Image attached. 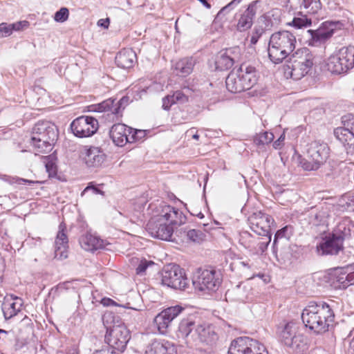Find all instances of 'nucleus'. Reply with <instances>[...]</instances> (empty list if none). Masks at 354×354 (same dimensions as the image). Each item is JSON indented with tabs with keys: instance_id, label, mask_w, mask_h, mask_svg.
Returning <instances> with one entry per match:
<instances>
[{
	"instance_id": "nucleus-58",
	"label": "nucleus",
	"mask_w": 354,
	"mask_h": 354,
	"mask_svg": "<svg viewBox=\"0 0 354 354\" xmlns=\"http://www.w3.org/2000/svg\"><path fill=\"white\" fill-rule=\"evenodd\" d=\"M345 204L346 208L349 211H354V195L347 196L345 199Z\"/></svg>"
},
{
	"instance_id": "nucleus-11",
	"label": "nucleus",
	"mask_w": 354,
	"mask_h": 354,
	"mask_svg": "<svg viewBox=\"0 0 354 354\" xmlns=\"http://www.w3.org/2000/svg\"><path fill=\"white\" fill-rule=\"evenodd\" d=\"M164 219L158 215L153 218L147 223V230L152 237L169 241L174 232V227L170 226Z\"/></svg>"
},
{
	"instance_id": "nucleus-40",
	"label": "nucleus",
	"mask_w": 354,
	"mask_h": 354,
	"mask_svg": "<svg viewBox=\"0 0 354 354\" xmlns=\"http://www.w3.org/2000/svg\"><path fill=\"white\" fill-rule=\"evenodd\" d=\"M274 139V135L271 132L265 131L257 133L253 138L254 145L259 149H263L268 145Z\"/></svg>"
},
{
	"instance_id": "nucleus-37",
	"label": "nucleus",
	"mask_w": 354,
	"mask_h": 354,
	"mask_svg": "<svg viewBox=\"0 0 354 354\" xmlns=\"http://www.w3.org/2000/svg\"><path fill=\"white\" fill-rule=\"evenodd\" d=\"M28 22L26 21H19L15 24H8L7 23L0 24V37L10 36L13 30H19L24 26H27Z\"/></svg>"
},
{
	"instance_id": "nucleus-38",
	"label": "nucleus",
	"mask_w": 354,
	"mask_h": 354,
	"mask_svg": "<svg viewBox=\"0 0 354 354\" xmlns=\"http://www.w3.org/2000/svg\"><path fill=\"white\" fill-rule=\"evenodd\" d=\"M196 328L195 322L189 318L183 319L180 321L178 330L177 331V336L180 338H186Z\"/></svg>"
},
{
	"instance_id": "nucleus-39",
	"label": "nucleus",
	"mask_w": 354,
	"mask_h": 354,
	"mask_svg": "<svg viewBox=\"0 0 354 354\" xmlns=\"http://www.w3.org/2000/svg\"><path fill=\"white\" fill-rule=\"evenodd\" d=\"M236 19L237 21L236 29L239 32L248 30L253 25L254 19L245 11L236 15Z\"/></svg>"
},
{
	"instance_id": "nucleus-54",
	"label": "nucleus",
	"mask_w": 354,
	"mask_h": 354,
	"mask_svg": "<svg viewBox=\"0 0 354 354\" xmlns=\"http://www.w3.org/2000/svg\"><path fill=\"white\" fill-rule=\"evenodd\" d=\"M13 180L15 183L19 184V185L28 184V185L32 186L35 184H41V181L30 180H27L25 178H19V177L13 178Z\"/></svg>"
},
{
	"instance_id": "nucleus-9",
	"label": "nucleus",
	"mask_w": 354,
	"mask_h": 354,
	"mask_svg": "<svg viewBox=\"0 0 354 354\" xmlns=\"http://www.w3.org/2000/svg\"><path fill=\"white\" fill-rule=\"evenodd\" d=\"M98 121L91 116H80L71 124L73 133L78 138H86L93 136L98 129Z\"/></svg>"
},
{
	"instance_id": "nucleus-51",
	"label": "nucleus",
	"mask_w": 354,
	"mask_h": 354,
	"mask_svg": "<svg viewBox=\"0 0 354 354\" xmlns=\"http://www.w3.org/2000/svg\"><path fill=\"white\" fill-rule=\"evenodd\" d=\"M153 264V262L151 261H147L146 259L140 261L139 265L136 268V273L140 275L143 274L145 272L148 266Z\"/></svg>"
},
{
	"instance_id": "nucleus-50",
	"label": "nucleus",
	"mask_w": 354,
	"mask_h": 354,
	"mask_svg": "<svg viewBox=\"0 0 354 354\" xmlns=\"http://www.w3.org/2000/svg\"><path fill=\"white\" fill-rule=\"evenodd\" d=\"M243 0H232L227 5L224 6L218 13V16L224 15L236 7Z\"/></svg>"
},
{
	"instance_id": "nucleus-3",
	"label": "nucleus",
	"mask_w": 354,
	"mask_h": 354,
	"mask_svg": "<svg viewBox=\"0 0 354 354\" xmlns=\"http://www.w3.org/2000/svg\"><path fill=\"white\" fill-rule=\"evenodd\" d=\"M314 56L307 48H301L292 53L284 66V75L288 78L299 80L306 75L313 65Z\"/></svg>"
},
{
	"instance_id": "nucleus-35",
	"label": "nucleus",
	"mask_w": 354,
	"mask_h": 354,
	"mask_svg": "<svg viewBox=\"0 0 354 354\" xmlns=\"http://www.w3.org/2000/svg\"><path fill=\"white\" fill-rule=\"evenodd\" d=\"M287 347L294 354H304L308 350V339L303 334H298Z\"/></svg>"
},
{
	"instance_id": "nucleus-61",
	"label": "nucleus",
	"mask_w": 354,
	"mask_h": 354,
	"mask_svg": "<svg viewBox=\"0 0 354 354\" xmlns=\"http://www.w3.org/2000/svg\"><path fill=\"white\" fill-rule=\"evenodd\" d=\"M347 340L349 342V349L352 350L354 353V328L348 335Z\"/></svg>"
},
{
	"instance_id": "nucleus-30",
	"label": "nucleus",
	"mask_w": 354,
	"mask_h": 354,
	"mask_svg": "<svg viewBox=\"0 0 354 354\" xmlns=\"http://www.w3.org/2000/svg\"><path fill=\"white\" fill-rule=\"evenodd\" d=\"M250 290V288L248 287L239 284L226 292V300L230 301L245 302L248 299Z\"/></svg>"
},
{
	"instance_id": "nucleus-14",
	"label": "nucleus",
	"mask_w": 354,
	"mask_h": 354,
	"mask_svg": "<svg viewBox=\"0 0 354 354\" xmlns=\"http://www.w3.org/2000/svg\"><path fill=\"white\" fill-rule=\"evenodd\" d=\"M184 310L185 308L183 306L176 305L167 308L158 313L154 318V323L158 331L162 334H165L171 322L182 313Z\"/></svg>"
},
{
	"instance_id": "nucleus-64",
	"label": "nucleus",
	"mask_w": 354,
	"mask_h": 354,
	"mask_svg": "<svg viewBox=\"0 0 354 354\" xmlns=\"http://www.w3.org/2000/svg\"><path fill=\"white\" fill-rule=\"evenodd\" d=\"M101 303L104 306H116V303L110 298H103L101 301Z\"/></svg>"
},
{
	"instance_id": "nucleus-5",
	"label": "nucleus",
	"mask_w": 354,
	"mask_h": 354,
	"mask_svg": "<svg viewBox=\"0 0 354 354\" xmlns=\"http://www.w3.org/2000/svg\"><path fill=\"white\" fill-rule=\"evenodd\" d=\"M342 24L339 21H326L323 22L317 29L308 30L307 32L310 35L308 44L311 46H321L325 44L333 35L335 32L340 30Z\"/></svg>"
},
{
	"instance_id": "nucleus-13",
	"label": "nucleus",
	"mask_w": 354,
	"mask_h": 354,
	"mask_svg": "<svg viewBox=\"0 0 354 354\" xmlns=\"http://www.w3.org/2000/svg\"><path fill=\"white\" fill-rule=\"evenodd\" d=\"M219 274L214 269L201 270L194 285L201 291H215L220 285Z\"/></svg>"
},
{
	"instance_id": "nucleus-8",
	"label": "nucleus",
	"mask_w": 354,
	"mask_h": 354,
	"mask_svg": "<svg viewBox=\"0 0 354 354\" xmlns=\"http://www.w3.org/2000/svg\"><path fill=\"white\" fill-rule=\"evenodd\" d=\"M229 354H268L265 346L248 337H241L232 342Z\"/></svg>"
},
{
	"instance_id": "nucleus-6",
	"label": "nucleus",
	"mask_w": 354,
	"mask_h": 354,
	"mask_svg": "<svg viewBox=\"0 0 354 354\" xmlns=\"http://www.w3.org/2000/svg\"><path fill=\"white\" fill-rule=\"evenodd\" d=\"M130 338L129 330L122 322L114 324L113 326L107 329L105 335V340L109 346V348H113L120 353L124 351Z\"/></svg>"
},
{
	"instance_id": "nucleus-26",
	"label": "nucleus",
	"mask_w": 354,
	"mask_h": 354,
	"mask_svg": "<svg viewBox=\"0 0 354 354\" xmlns=\"http://www.w3.org/2000/svg\"><path fill=\"white\" fill-rule=\"evenodd\" d=\"M197 336L198 340L206 344H212L218 339V335L212 326L208 324H198L195 328L192 337Z\"/></svg>"
},
{
	"instance_id": "nucleus-4",
	"label": "nucleus",
	"mask_w": 354,
	"mask_h": 354,
	"mask_svg": "<svg viewBox=\"0 0 354 354\" xmlns=\"http://www.w3.org/2000/svg\"><path fill=\"white\" fill-rule=\"evenodd\" d=\"M326 67L331 73L342 74L354 67V46L343 47L330 55L326 60Z\"/></svg>"
},
{
	"instance_id": "nucleus-45",
	"label": "nucleus",
	"mask_w": 354,
	"mask_h": 354,
	"mask_svg": "<svg viewBox=\"0 0 354 354\" xmlns=\"http://www.w3.org/2000/svg\"><path fill=\"white\" fill-rule=\"evenodd\" d=\"M244 11L254 19L257 14L263 12V1L261 0L252 1Z\"/></svg>"
},
{
	"instance_id": "nucleus-42",
	"label": "nucleus",
	"mask_w": 354,
	"mask_h": 354,
	"mask_svg": "<svg viewBox=\"0 0 354 354\" xmlns=\"http://www.w3.org/2000/svg\"><path fill=\"white\" fill-rule=\"evenodd\" d=\"M311 24V19H308L306 15H302L301 11H299L298 16L295 17L292 21L288 24L295 27V28L300 29L308 27Z\"/></svg>"
},
{
	"instance_id": "nucleus-43",
	"label": "nucleus",
	"mask_w": 354,
	"mask_h": 354,
	"mask_svg": "<svg viewBox=\"0 0 354 354\" xmlns=\"http://www.w3.org/2000/svg\"><path fill=\"white\" fill-rule=\"evenodd\" d=\"M145 354H168L165 344L160 341H153L145 351Z\"/></svg>"
},
{
	"instance_id": "nucleus-48",
	"label": "nucleus",
	"mask_w": 354,
	"mask_h": 354,
	"mask_svg": "<svg viewBox=\"0 0 354 354\" xmlns=\"http://www.w3.org/2000/svg\"><path fill=\"white\" fill-rule=\"evenodd\" d=\"M301 163L304 169L306 171L317 170L321 166L319 164L317 163V162L310 160L309 158L308 160H303Z\"/></svg>"
},
{
	"instance_id": "nucleus-34",
	"label": "nucleus",
	"mask_w": 354,
	"mask_h": 354,
	"mask_svg": "<svg viewBox=\"0 0 354 354\" xmlns=\"http://www.w3.org/2000/svg\"><path fill=\"white\" fill-rule=\"evenodd\" d=\"M232 50L220 52L216 57L215 67L218 71H225L230 68L234 64L235 57L231 55Z\"/></svg>"
},
{
	"instance_id": "nucleus-28",
	"label": "nucleus",
	"mask_w": 354,
	"mask_h": 354,
	"mask_svg": "<svg viewBox=\"0 0 354 354\" xmlns=\"http://www.w3.org/2000/svg\"><path fill=\"white\" fill-rule=\"evenodd\" d=\"M128 98L126 97H122L119 101L115 102V100L108 99L103 101L97 105V111L99 112H109L110 111L113 115L118 117L121 113L122 106L127 104Z\"/></svg>"
},
{
	"instance_id": "nucleus-27",
	"label": "nucleus",
	"mask_w": 354,
	"mask_h": 354,
	"mask_svg": "<svg viewBox=\"0 0 354 354\" xmlns=\"http://www.w3.org/2000/svg\"><path fill=\"white\" fill-rule=\"evenodd\" d=\"M136 61V54L131 48H124L115 57L117 66L124 69L133 67Z\"/></svg>"
},
{
	"instance_id": "nucleus-33",
	"label": "nucleus",
	"mask_w": 354,
	"mask_h": 354,
	"mask_svg": "<svg viewBox=\"0 0 354 354\" xmlns=\"http://www.w3.org/2000/svg\"><path fill=\"white\" fill-rule=\"evenodd\" d=\"M195 64L196 61L193 57H184L175 64L174 72L178 76L187 77L191 74Z\"/></svg>"
},
{
	"instance_id": "nucleus-15",
	"label": "nucleus",
	"mask_w": 354,
	"mask_h": 354,
	"mask_svg": "<svg viewBox=\"0 0 354 354\" xmlns=\"http://www.w3.org/2000/svg\"><path fill=\"white\" fill-rule=\"evenodd\" d=\"M32 137L55 142L58 137V131L54 124L48 121H40L34 126Z\"/></svg>"
},
{
	"instance_id": "nucleus-59",
	"label": "nucleus",
	"mask_w": 354,
	"mask_h": 354,
	"mask_svg": "<svg viewBox=\"0 0 354 354\" xmlns=\"http://www.w3.org/2000/svg\"><path fill=\"white\" fill-rule=\"evenodd\" d=\"M284 140H285V134L283 133L280 136V137L276 141L274 142L273 147L275 149H281L282 147V146L283 145Z\"/></svg>"
},
{
	"instance_id": "nucleus-29",
	"label": "nucleus",
	"mask_w": 354,
	"mask_h": 354,
	"mask_svg": "<svg viewBox=\"0 0 354 354\" xmlns=\"http://www.w3.org/2000/svg\"><path fill=\"white\" fill-rule=\"evenodd\" d=\"M80 244L84 250L93 252L104 247V240L90 233H86L80 239Z\"/></svg>"
},
{
	"instance_id": "nucleus-12",
	"label": "nucleus",
	"mask_w": 354,
	"mask_h": 354,
	"mask_svg": "<svg viewBox=\"0 0 354 354\" xmlns=\"http://www.w3.org/2000/svg\"><path fill=\"white\" fill-rule=\"evenodd\" d=\"M249 223L251 230L258 235H268L274 221L272 217L261 211L254 212L250 216Z\"/></svg>"
},
{
	"instance_id": "nucleus-44",
	"label": "nucleus",
	"mask_w": 354,
	"mask_h": 354,
	"mask_svg": "<svg viewBox=\"0 0 354 354\" xmlns=\"http://www.w3.org/2000/svg\"><path fill=\"white\" fill-rule=\"evenodd\" d=\"M261 237L256 238V250H250L251 251H254L257 253L261 252L263 253L266 250L268 244L271 241V234H268V235H261Z\"/></svg>"
},
{
	"instance_id": "nucleus-56",
	"label": "nucleus",
	"mask_w": 354,
	"mask_h": 354,
	"mask_svg": "<svg viewBox=\"0 0 354 354\" xmlns=\"http://www.w3.org/2000/svg\"><path fill=\"white\" fill-rule=\"evenodd\" d=\"M175 103V100L171 97V95H167L162 99V109L169 110L171 106Z\"/></svg>"
},
{
	"instance_id": "nucleus-53",
	"label": "nucleus",
	"mask_w": 354,
	"mask_h": 354,
	"mask_svg": "<svg viewBox=\"0 0 354 354\" xmlns=\"http://www.w3.org/2000/svg\"><path fill=\"white\" fill-rule=\"evenodd\" d=\"M171 97L175 100L176 102L183 103L188 100V97L182 91H177L172 95Z\"/></svg>"
},
{
	"instance_id": "nucleus-24",
	"label": "nucleus",
	"mask_w": 354,
	"mask_h": 354,
	"mask_svg": "<svg viewBox=\"0 0 354 354\" xmlns=\"http://www.w3.org/2000/svg\"><path fill=\"white\" fill-rule=\"evenodd\" d=\"M236 70L240 74V78L246 90L251 88L257 83V71L254 66L247 64H242Z\"/></svg>"
},
{
	"instance_id": "nucleus-57",
	"label": "nucleus",
	"mask_w": 354,
	"mask_h": 354,
	"mask_svg": "<svg viewBox=\"0 0 354 354\" xmlns=\"http://www.w3.org/2000/svg\"><path fill=\"white\" fill-rule=\"evenodd\" d=\"M286 231H287V227H283L282 229L278 230L276 232V234L274 235V241H273V245L274 246L276 245L277 242V241L279 239L286 237Z\"/></svg>"
},
{
	"instance_id": "nucleus-63",
	"label": "nucleus",
	"mask_w": 354,
	"mask_h": 354,
	"mask_svg": "<svg viewBox=\"0 0 354 354\" xmlns=\"http://www.w3.org/2000/svg\"><path fill=\"white\" fill-rule=\"evenodd\" d=\"M195 130H196L195 128H192V129H189L188 131H187L186 134L188 136H192V138L194 140H198L199 135L197 133V131Z\"/></svg>"
},
{
	"instance_id": "nucleus-41",
	"label": "nucleus",
	"mask_w": 354,
	"mask_h": 354,
	"mask_svg": "<svg viewBox=\"0 0 354 354\" xmlns=\"http://www.w3.org/2000/svg\"><path fill=\"white\" fill-rule=\"evenodd\" d=\"M256 238L247 231H243L239 234V241L245 248L256 250Z\"/></svg>"
},
{
	"instance_id": "nucleus-23",
	"label": "nucleus",
	"mask_w": 354,
	"mask_h": 354,
	"mask_svg": "<svg viewBox=\"0 0 354 354\" xmlns=\"http://www.w3.org/2000/svg\"><path fill=\"white\" fill-rule=\"evenodd\" d=\"M85 163L90 167H98L105 161L106 155L98 147H84Z\"/></svg>"
},
{
	"instance_id": "nucleus-1",
	"label": "nucleus",
	"mask_w": 354,
	"mask_h": 354,
	"mask_svg": "<svg viewBox=\"0 0 354 354\" xmlns=\"http://www.w3.org/2000/svg\"><path fill=\"white\" fill-rule=\"evenodd\" d=\"M334 317L333 310L326 302H310L301 313L305 326L317 334L328 331Z\"/></svg>"
},
{
	"instance_id": "nucleus-25",
	"label": "nucleus",
	"mask_w": 354,
	"mask_h": 354,
	"mask_svg": "<svg viewBox=\"0 0 354 354\" xmlns=\"http://www.w3.org/2000/svg\"><path fill=\"white\" fill-rule=\"evenodd\" d=\"M335 137L342 143L347 153H354V134L344 125L334 130Z\"/></svg>"
},
{
	"instance_id": "nucleus-7",
	"label": "nucleus",
	"mask_w": 354,
	"mask_h": 354,
	"mask_svg": "<svg viewBox=\"0 0 354 354\" xmlns=\"http://www.w3.org/2000/svg\"><path fill=\"white\" fill-rule=\"evenodd\" d=\"M162 283L174 289L185 290L189 281L183 270L176 265H167L164 267L162 273Z\"/></svg>"
},
{
	"instance_id": "nucleus-52",
	"label": "nucleus",
	"mask_w": 354,
	"mask_h": 354,
	"mask_svg": "<svg viewBox=\"0 0 354 354\" xmlns=\"http://www.w3.org/2000/svg\"><path fill=\"white\" fill-rule=\"evenodd\" d=\"M264 30L262 28H255L254 29V31L252 32L251 38H250V42L252 44H256L257 41H259V38L261 37V35L263 34Z\"/></svg>"
},
{
	"instance_id": "nucleus-18",
	"label": "nucleus",
	"mask_w": 354,
	"mask_h": 354,
	"mask_svg": "<svg viewBox=\"0 0 354 354\" xmlns=\"http://www.w3.org/2000/svg\"><path fill=\"white\" fill-rule=\"evenodd\" d=\"M133 132V128L124 124L117 123L113 124L110 129V136L113 143L118 147H123L127 142L129 143V136Z\"/></svg>"
},
{
	"instance_id": "nucleus-16",
	"label": "nucleus",
	"mask_w": 354,
	"mask_h": 354,
	"mask_svg": "<svg viewBox=\"0 0 354 354\" xmlns=\"http://www.w3.org/2000/svg\"><path fill=\"white\" fill-rule=\"evenodd\" d=\"M330 149L325 142H312L308 147V157L320 165H323L328 158Z\"/></svg>"
},
{
	"instance_id": "nucleus-19",
	"label": "nucleus",
	"mask_w": 354,
	"mask_h": 354,
	"mask_svg": "<svg viewBox=\"0 0 354 354\" xmlns=\"http://www.w3.org/2000/svg\"><path fill=\"white\" fill-rule=\"evenodd\" d=\"M286 7L293 11H302L308 14H316L322 8L319 0H288Z\"/></svg>"
},
{
	"instance_id": "nucleus-60",
	"label": "nucleus",
	"mask_w": 354,
	"mask_h": 354,
	"mask_svg": "<svg viewBox=\"0 0 354 354\" xmlns=\"http://www.w3.org/2000/svg\"><path fill=\"white\" fill-rule=\"evenodd\" d=\"M93 354H120L115 351L113 348H104L100 351H96Z\"/></svg>"
},
{
	"instance_id": "nucleus-46",
	"label": "nucleus",
	"mask_w": 354,
	"mask_h": 354,
	"mask_svg": "<svg viewBox=\"0 0 354 354\" xmlns=\"http://www.w3.org/2000/svg\"><path fill=\"white\" fill-rule=\"evenodd\" d=\"M187 239L194 243H200L205 240V234L200 230H189L186 232Z\"/></svg>"
},
{
	"instance_id": "nucleus-20",
	"label": "nucleus",
	"mask_w": 354,
	"mask_h": 354,
	"mask_svg": "<svg viewBox=\"0 0 354 354\" xmlns=\"http://www.w3.org/2000/svg\"><path fill=\"white\" fill-rule=\"evenodd\" d=\"M158 216L164 218V220L172 227L184 223L186 219L181 211L170 205L161 206V211Z\"/></svg>"
},
{
	"instance_id": "nucleus-49",
	"label": "nucleus",
	"mask_w": 354,
	"mask_h": 354,
	"mask_svg": "<svg viewBox=\"0 0 354 354\" xmlns=\"http://www.w3.org/2000/svg\"><path fill=\"white\" fill-rule=\"evenodd\" d=\"M129 143L135 142L140 140L145 136V132L143 130H138L133 129V132L129 135Z\"/></svg>"
},
{
	"instance_id": "nucleus-31",
	"label": "nucleus",
	"mask_w": 354,
	"mask_h": 354,
	"mask_svg": "<svg viewBox=\"0 0 354 354\" xmlns=\"http://www.w3.org/2000/svg\"><path fill=\"white\" fill-rule=\"evenodd\" d=\"M225 84L227 89L231 93H241L246 90L240 78V74L236 69H233L227 75Z\"/></svg>"
},
{
	"instance_id": "nucleus-22",
	"label": "nucleus",
	"mask_w": 354,
	"mask_h": 354,
	"mask_svg": "<svg viewBox=\"0 0 354 354\" xmlns=\"http://www.w3.org/2000/svg\"><path fill=\"white\" fill-rule=\"evenodd\" d=\"M64 230L65 225L61 223L55 241V258L59 260L68 257V240Z\"/></svg>"
},
{
	"instance_id": "nucleus-62",
	"label": "nucleus",
	"mask_w": 354,
	"mask_h": 354,
	"mask_svg": "<svg viewBox=\"0 0 354 354\" xmlns=\"http://www.w3.org/2000/svg\"><path fill=\"white\" fill-rule=\"evenodd\" d=\"M110 20L109 18L100 19L97 21V26L104 28H108L109 26Z\"/></svg>"
},
{
	"instance_id": "nucleus-10",
	"label": "nucleus",
	"mask_w": 354,
	"mask_h": 354,
	"mask_svg": "<svg viewBox=\"0 0 354 354\" xmlns=\"http://www.w3.org/2000/svg\"><path fill=\"white\" fill-rule=\"evenodd\" d=\"M344 237L341 234H329L322 238L317 245V253L320 255H336L343 250Z\"/></svg>"
},
{
	"instance_id": "nucleus-55",
	"label": "nucleus",
	"mask_w": 354,
	"mask_h": 354,
	"mask_svg": "<svg viewBox=\"0 0 354 354\" xmlns=\"http://www.w3.org/2000/svg\"><path fill=\"white\" fill-rule=\"evenodd\" d=\"M46 171L48 173L49 177H54L57 174V167L52 162H48L46 164Z\"/></svg>"
},
{
	"instance_id": "nucleus-47",
	"label": "nucleus",
	"mask_w": 354,
	"mask_h": 354,
	"mask_svg": "<svg viewBox=\"0 0 354 354\" xmlns=\"http://www.w3.org/2000/svg\"><path fill=\"white\" fill-rule=\"evenodd\" d=\"M68 10L66 8H62L55 12L54 19L57 22H64L68 19Z\"/></svg>"
},
{
	"instance_id": "nucleus-21",
	"label": "nucleus",
	"mask_w": 354,
	"mask_h": 354,
	"mask_svg": "<svg viewBox=\"0 0 354 354\" xmlns=\"http://www.w3.org/2000/svg\"><path fill=\"white\" fill-rule=\"evenodd\" d=\"M330 279L335 288L345 289L352 284L348 266L335 268L330 272Z\"/></svg>"
},
{
	"instance_id": "nucleus-17",
	"label": "nucleus",
	"mask_w": 354,
	"mask_h": 354,
	"mask_svg": "<svg viewBox=\"0 0 354 354\" xmlns=\"http://www.w3.org/2000/svg\"><path fill=\"white\" fill-rule=\"evenodd\" d=\"M23 300L13 295H8L4 297L1 309L5 319L8 320L17 315L21 310Z\"/></svg>"
},
{
	"instance_id": "nucleus-2",
	"label": "nucleus",
	"mask_w": 354,
	"mask_h": 354,
	"mask_svg": "<svg viewBox=\"0 0 354 354\" xmlns=\"http://www.w3.org/2000/svg\"><path fill=\"white\" fill-rule=\"evenodd\" d=\"M296 37L288 30H279L270 37L268 53L270 60L274 64L281 63L295 48Z\"/></svg>"
},
{
	"instance_id": "nucleus-36",
	"label": "nucleus",
	"mask_w": 354,
	"mask_h": 354,
	"mask_svg": "<svg viewBox=\"0 0 354 354\" xmlns=\"http://www.w3.org/2000/svg\"><path fill=\"white\" fill-rule=\"evenodd\" d=\"M55 142H51L48 140H42L37 137H32L30 140V145L32 146L35 154L39 153H46L50 152Z\"/></svg>"
},
{
	"instance_id": "nucleus-32",
	"label": "nucleus",
	"mask_w": 354,
	"mask_h": 354,
	"mask_svg": "<svg viewBox=\"0 0 354 354\" xmlns=\"http://www.w3.org/2000/svg\"><path fill=\"white\" fill-rule=\"evenodd\" d=\"M299 330L298 325L294 322L286 323L280 331L279 337L281 342L288 346L292 339L297 336Z\"/></svg>"
}]
</instances>
